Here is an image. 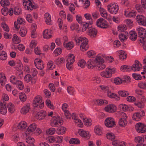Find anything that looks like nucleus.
<instances>
[{
	"mask_svg": "<svg viewBox=\"0 0 146 146\" xmlns=\"http://www.w3.org/2000/svg\"><path fill=\"white\" fill-rule=\"evenodd\" d=\"M76 44L79 45L81 43L80 49L81 50L84 51L87 50L89 48L88 45V39L85 37H80L75 38Z\"/></svg>",
	"mask_w": 146,
	"mask_h": 146,
	"instance_id": "nucleus-1",
	"label": "nucleus"
},
{
	"mask_svg": "<svg viewBox=\"0 0 146 146\" xmlns=\"http://www.w3.org/2000/svg\"><path fill=\"white\" fill-rule=\"evenodd\" d=\"M102 62V57L99 55L97 56L94 59H90L86 63V66L90 69H92L97 66V64Z\"/></svg>",
	"mask_w": 146,
	"mask_h": 146,
	"instance_id": "nucleus-2",
	"label": "nucleus"
},
{
	"mask_svg": "<svg viewBox=\"0 0 146 146\" xmlns=\"http://www.w3.org/2000/svg\"><path fill=\"white\" fill-rule=\"evenodd\" d=\"M33 106L35 107L38 106L39 107L42 109L44 107V102L42 101V97L40 95L36 96L34 99Z\"/></svg>",
	"mask_w": 146,
	"mask_h": 146,
	"instance_id": "nucleus-3",
	"label": "nucleus"
},
{
	"mask_svg": "<svg viewBox=\"0 0 146 146\" xmlns=\"http://www.w3.org/2000/svg\"><path fill=\"white\" fill-rule=\"evenodd\" d=\"M108 10L110 13L112 14H115L117 13L119 9L118 5L114 3H111L107 6Z\"/></svg>",
	"mask_w": 146,
	"mask_h": 146,
	"instance_id": "nucleus-4",
	"label": "nucleus"
},
{
	"mask_svg": "<svg viewBox=\"0 0 146 146\" xmlns=\"http://www.w3.org/2000/svg\"><path fill=\"white\" fill-rule=\"evenodd\" d=\"M63 122L62 118L58 116H54L51 120L52 126L56 127L57 125H62Z\"/></svg>",
	"mask_w": 146,
	"mask_h": 146,
	"instance_id": "nucleus-5",
	"label": "nucleus"
},
{
	"mask_svg": "<svg viewBox=\"0 0 146 146\" xmlns=\"http://www.w3.org/2000/svg\"><path fill=\"white\" fill-rule=\"evenodd\" d=\"M96 24L98 27L103 29L107 28L108 27L106 21L102 18L97 19Z\"/></svg>",
	"mask_w": 146,
	"mask_h": 146,
	"instance_id": "nucleus-6",
	"label": "nucleus"
},
{
	"mask_svg": "<svg viewBox=\"0 0 146 146\" xmlns=\"http://www.w3.org/2000/svg\"><path fill=\"white\" fill-rule=\"evenodd\" d=\"M135 127L137 131L139 133H143L146 132V125L144 124L137 123L136 124Z\"/></svg>",
	"mask_w": 146,
	"mask_h": 146,
	"instance_id": "nucleus-7",
	"label": "nucleus"
},
{
	"mask_svg": "<svg viewBox=\"0 0 146 146\" xmlns=\"http://www.w3.org/2000/svg\"><path fill=\"white\" fill-rule=\"evenodd\" d=\"M104 123L105 125L108 127H112L116 125L114 119L111 117L107 118L105 119Z\"/></svg>",
	"mask_w": 146,
	"mask_h": 146,
	"instance_id": "nucleus-8",
	"label": "nucleus"
},
{
	"mask_svg": "<svg viewBox=\"0 0 146 146\" xmlns=\"http://www.w3.org/2000/svg\"><path fill=\"white\" fill-rule=\"evenodd\" d=\"M136 20L139 25L146 26V18L143 15H137Z\"/></svg>",
	"mask_w": 146,
	"mask_h": 146,
	"instance_id": "nucleus-9",
	"label": "nucleus"
},
{
	"mask_svg": "<svg viewBox=\"0 0 146 146\" xmlns=\"http://www.w3.org/2000/svg\"><path fill=\"white\" fill-rule=\"evenodd\" d=\"M145 115V112L143 110H141L139 112L134 113L133 116V119L134 121H138L140 120L141 117L144 116Z\"/></svg>",
	"mask_w": 146,
	"mask_h": 146,
	"instance_id": "nucleus-10",
	"label": "nucleus"
},
{
	"mask_svg": "<svg viewBox=\"0 0 146 146\" xmlns=\"http://www.w3.org/2000/svg\"><path fill=\"white\" fill-rule=\"evenodd\" d=\"M104 110L108 112L113 113L117 110V107L113 104H109L105 107Z\"/></svg>",
	"mask_w": 146,
	"mask_h": 146,
	"instance_id": "nucleus-11",
	"label": "nucleus"
},
{
	"mask_svg": "<svg viewBox=\"0 0 146 146\" xmlns=\"http://www.w3.org/2000/svg\"><path fill=\"white\" fill-rule=\"evenodd\" d=\"M141 64L138 60H135L134 64L131 67V70L133 71H139L141 68H142Z\"/></svg>",
	"mask_w": 146,
	"mask_h": 146,
	"instance_id": "nucleus-12",
	"label": "nucleus"
},
{
	"mask_svg": "<svg viewBox=\"0 0 146 146\" xmlns=\"http://www.w3.org/2000/svg\"><path fill=\"white\" fill-rule=\"evenodd\" d=\"M138 36L140 39H143L146 36V30L142 27H138L137 29Z\"/></svg>",
	"mask_w": 146,
	"mask_h": 146,
	"instance_id": "nucleus-13",
	"label": "nucleus"
},
{
	"mask_svg": "<svg viewBox=\"0 0 146 146\" xmlns=\"http://www.w3.org/2000/svg\"><path fill=\"white\" fill-rule=\"evenodd\" d=\"M98 33L97 30L94 28L90 27L87 31L88 35L92 38L96 36Z\"/></svg>",
	"mask_w": 146,
	"mask_h": 146,
	"instance_id": "nucleus-14",
	"label": "nucleus"
},
{
	"mask_svg": "<svg viewBox=\"0 0 146 146\" xmlns=\"http://www.w3.org/2000/svg\"><path fill=\"white\" fill-rule=\"evenodd\" d=\"M23 66V65L21 61L19 60L17 62V65L15 67L16 70L19 71V76L20 78L23 77V72L21 70V68Z\"/></svg>",
	"mask_w": 146,
	"mask_h": 146,
	"instance_id": "nucleus-15",
	"label": "nucleus"
},
{
	"mask_svg": "<svg viewBox=\"0 0 146 146\" xmlns=\"http://www.w3.org/2000/svg\"><path fill=\"white\" fill-rule=\"evenodd\" d=\"M46 115V112L42 110L37 113L36 115V117L37 119L40 120L44 119Z\"/></svg>",
	"mask_w": 146,
	"mask_h": 146,
	"instance_id": "nucleus-16",
	"label": "nucleus"
},
{
	"mask_svg": "<svg viewBox=\"0 0 146 146\" xmlns=\"http://www.w3.org/2000/svg\"><path fill=\"white\" fill-rule=\"evenodd\" d=\"M80 135L86 139H88L90 138V135L88 132L82 129H80L78 131Z\"/></svg>",
	"mask_w": 146,
	"mask_h": 146,
	"instance_id": "nucleus-17",
	"label": "nucleus"
},
{
	"mask_svg": "<svg viewBox=\"0 0 146 146\" xmlns=\"http://www.w3.org/2000/svg\"><path fill=\"white\" fill-rule=\"evenodd\" d=\"M25 23L24 20L21 17H19L17 20V22L15 21L14 23V27L15 29H18L20 28L19 25L24 24Z\"/></svg>",
	"mask_w": 146,
	"mask_h": 146,
	"instance_id": "nucleus-18",
	"label": "nucleus"
},
{
	"mask_svg": "<svg viewBox=\"0 0 146 146\" xmlns=\"http://www.w3.org/2000/svg\"><path fill=\"white\" fill-rule=\"evenodd\" d=\"M94 102L95 105L98 106L106 105L108 104V102L106 100L101 99H95Z\"/></svg>",
	"mask_w": 146,
	"mask_h": 146,
	"instance_id": "nucleus-19",
	"label": "nucleus"
},
{
	"mask_svg": "<svg viewBox=\"0 0 146 146\" xmlns=\"http://www.w3.org/2000/svg\"><path fill=\"white\" fill-rule=\"evenodd\" d=\"M3 101L0 102V113L1 114H5L7 111V110L6 107V104L4 103Z\"/></svg>",
	"mask_w": 146,
	"mask_h": 146,
	"instance_id": "nucleus-20",
	"label": "nucleus"
},
{
	"mask_svg": "<svg viewBox=\"0 0 146 146\" xmlns=\"http://www.w3.org/2000/svg\"><path fill=\"white\" fill-rule=\"evenodd\" d=\"M102 76L106 78H110L112 76L111 72H110V69L108 68H106L105 70L102 72L100 73Z\"/></svg>",
	"mask_w": 146,
	"mask_h": 146,
	"instance_id": "nucleus-21",
	"label": "nucleus"
},
{
	"mask_svg": "<svg viewBox=\"0 0 146 146\" xmlns=\"http://www.w3.org/2000/svg\"><path fill=\"white\" fill-rule=\"evenodd\" d=\"M93 23L92 19L90 20L88 23L84 22L82 23V32L84 31L87 29H88L89 25H91Z\"/></svg>",
	"mask_w": 146,
	"mask_h": 146,
	"instance_id": "nucleus-22",
	"label": "nucleus"
},
{
	"mask_svg": "<svg viewBox=\"0 0 146 146\" xmlns=\"http://www.w3.org/2000/svg\"><path fill=\"white\" fill-rule=\"evenodd\" d=\"M30 109V106L29 104H27L24 106L21 109L20 112L23 114H26L29 111Z\"/></svg>",
	"mask_w": 146,
	"mask_h": 146,
	"instance_id": "nucleus-23",
	"label": "nucleus"
},
{
	"mask_svg": "<svg viewBox=\"0 0 146 146\" xmlns=\"http://www.w3.org/2000/svg\"><path fill=\"white\" fill-rule=\"evenodd\" d=\"M119 58L122 60H124L126 59L127 57V54L125 51L123 50H119L118 51Z\"/></svg>",
	"mask_w": 146,
	"mask_h": 146,
	"instance_id": "nucleus-24",
	"label": "nucleus"
},
{
	"mask_svg": "<svg viewBox=\"0 0 146 146\" xmlns=\"http://www.w3.org/2000/svg\"><path fill=\"white\" fill-rule=\"evenodd\" d=\"M36 127V124L35 123H33L30 125L27 129L26 132L27 134H30L28 133H33Z\"/></svg>",
	"mask_w": 146,
	"mask_h": 146,
	"instance_id": "nucleus-25",
	"label": "nucleus"
},
{
	"mask_svg": "<svg viewBox=\"0 0 146 146\" xmlns=\"http://www.w3.org/2000/svg\"><path fill=\"white\" fill-rule=\"evenodd\" d=\"M63 45L64 47L66 48L68 50L72 49L74 46V44L72 42H69L67 43H66L65 42H64Z\"/></svg>",
	"mask_w": 146,
	"mask_h": 146,
	"instance_id": "nucleus-26",
	"label": "nucleus"
},
{
	"mask_svg": "<svg viewBox=\"0 0 146 146\" xmlns=\"http://www.w3.org/2000/svg\"><path fill=\"white\" fill-rule=\"evenodd\" d=\"M129 39L132 41L135 40L137 38L136 33L134 31H131L129 32Z\"/></svg>",
	"mask_w": 146,
	"mask_h": 146,
	"instance_id": "nucleus-27",
	"label": "nucleus"
},
{
	"mask_svg": "<svg viewBox=\"0 0 146 146\" xmlns=\"http://www.w3.org/2000/svg\"><path fill=\"white\" fill-rule=\"evenodd\" d=\"M107 95L108 97L111 98L115 99L117 100H120V97L117 95L115 93L111 92H108Z\"/></svg>",
	"mask_w": 146,
	"mask_h": 146,
	"instance_id": "nucleus-28",
	"label": "nucleus"
},
{
	"mask_svg": "<svg viewBox=\"0 0 146 146\" xmlns=\"http://www.w3.org/2000/svg\"><path fill=\"white\" fill-rule=\"evenodd\" d=\"M66 130V128L65 127L63 126L60 127L58 128L56 133L59 135H62L65 133Z\"/></svg>",
	"mask_w": 146,
	"mask_h": 146,
	"instance_id": "nucleus-29",
	"label": "nucleus"
},
{
	"mask_svg": "<svg viewBox=\"0 0 146 146\" xmlns=\"http://www.w3.org/2000/svg\"><path fill=\"white\" fill-rule=\"evenodd\" d=\"M67 62L73 63L75 61V56L73 54H69L67 56Z\"/></svg>",
	"mask_w": 146,
	"mask_h": 146,
	"instance_id": "nucleus-30",
	"label": "nucleus"
},
{
	"mask_svg": "<svg viewBox=\"0 0 146 146\" xmlns=\"http://www.w3.org/2000/svg\"><path fill=\"white\" fill-rule=\"evenodd\" d=\"M6 81V79L4 74L2 73H0V82L1 85L4 86Z\"/></svg>",
	"mask_w": 146,
	"mask_h": 146,
	"instance_id": "nucleus-31",
	"label": "nucleus"
},
{
	"mask_svg": "<svg viewBox=\"0 0 146 146\" xmlns=\"http://www.w3.org/2000/svg\"><path fill=\"white\" fill-rule=\"evenodd\" d=\"M50 31L45 30L43 33V36L44 38L49 39L51 37L52 35L50 33Z\"/></svg>",
	"mask_w": 146,
	"mask_h": 146,
	"instance_id": "nucleus-32",
	"label": "nucleus"
},
{
	"mask_svg": "<svg viewBox=\"0 0 146 146\" xmlns=\"http://www.w3.org/2000/svg\"><path fill=\"white\" fill-rule=\"evenodd\" d=\"M125 15L129 17H135L136 15V12L134 10H132L129 12L125 11Z\"/></svg>",
	"mask_w": 146,
	"mask_h": 146,
	"instance_id": "nucleus-33",
	"label": "nucleus"
},
{
	"mask_svg": "<svg viewBox=\"0 0 146 146\" xmlns=\"http://www.w3.org/2000/svg\"><path fill=\"white\" fill-rule=\"evenodd\" d=\"M94 131L95 133L98 135H101L103 134L102 129L99 126L95 127Z\"/></svg>",
	"mask_w": 146,
	"mask_h": 146,
	"instance_id": "nucleus-34",
	"label": "nucleus"
},
{
	"mask_svg": "<svg viewBox=\"0 0 146 146\" xmlns=\"http://www.w3.org/2000/svg\"><path fill=\"white\" fill-rule=\"evenodd\" d=\"M100 12L102 17H104L107 19H109V18L107 17V13L105 9L103 8H100Z\"/></svg>",
	"mask_w": 146,
	"mask_h": 146,
	"instance_id": "nucleus-35",
	"label": "nucleus"
},
{
	"mask_svg": "<svg viewBox=\"0 0 146 146\" xmlns=\"http://www.w3.org/2000/svg\"><path fill=\"white\" fill-rule=\"evenodd\" d=\"M127 121L125 118H121L119 121V125L122 127H124L127 125Z\"/></svg>",
	"mask_w": 146,
	"mask_h": 146,
	"instance_id": "nucleus-36",
	"label": "nucleus"
},
{
	"mask_svg": "<svg viewBox=\"0 0 146 146\" xmlns=\"http://www.w3.org/2000/svg\"><path fill=\"white\" fill-rule=\"evenodd\" d=\"M8 111L11 113H14L15 110L14 105L11 103H9L7 105Z\"/></svg>",
	"mask_w": 146,
	"mask_h": 146,
	"instance_id": "nucleus-37",
	"label": "nucleus"
},
{
	"mask_svg": "<svg viewBox=\"0 0 146 146\" xmlns=\"http://www.w3.org/2000/svg\"><path fill=\"white\" fill-rule=\"evenodd\" d=\"M102 62H101L98 63L97 65V67H98L97 69L99 70H102L106 67V65L103 64L104 60L102 58Z\"/></svg>",
	"mask_w": 146,
	"mask_h": 146,
	"instance_id": "nucleus-38",
	"label": "nucleus"
},
{
	"mask_svg": "<svg viewBox=\"0 0 146 146\" xmlns=\"http://www.w3.org/2000/svg\"><path fill=\"white\" fill-rule=\"evenodd\" d=\"M69 143L71 144H78L80 143V141L78 138H72L70 139Z\"/></svg>",
	"mask_w": 146,
	"mask_h": 146,
	"instance_id": "nucleus-39",
	"label": "nucleus"
},
{
	"mask_svg": "<svg viewBox=\"0 0 146 146\" xmlns=\"http://www.w3.org/2000/svg\"><path fill=\"white\" fill-rule=\"evenodd\" d=\"M121 70L123 72H127L130 71L131 69V67L126 65L121 66L120 68Z\"/></svg>",
	"mask_w": 146,
	"mask_h": 146,
	"instance_id": "nucleus-40",
	"label": "nucleus"
},
{
	"mask_svg": "<svg viewBox=\"0 0 146 146\" xmlns=\"http://www.w3.org/2000/svg\"><path fill=\"white\" fill-rule=\"evenodd\" d=\"M55 64L57 65H59L61 64L64 63L65 62V59L64 58H58L55 60L54 61Z\"/></svg>",
	"mask_w": 146,
	"mask_h": 146,
	"instance_id": "nucleus-41",
	"label": "nucleus"
},
{
	"mask_svg": "<svg viewBox=\"0 0 146 146\" xmlns=\"http://www.w3.org/2000/svg\"><path fill=\"white\" fill-rule=\"evenodd\" d=\"M27 33V30L26 28L24 27L21 28L19 34L22 37H24L26 35Z\"/></svg>",
	"mask_w": 146,
	"mask_h": 146,
	"instance_id": "nucleus-42",
	"label": "nucleus"
},
{
	"mask_svg": "<svg viewBox=\"0 0 146 146\" xmlns=\"http://www.w3.org/2000/svg\"><path fill=\"white\" fill-rule=\"evenodd\" d=\"M7 57L6 52L4 51L0 52V59L2 60H6Z\"/></svg>",
	"mask_w": 146,
	"mask_h": 146,
	"instance_id": "nucleus-43",
	"label": "nucleus"
},
{
	"mask_svg": "<svg viewBox=\"0 0 146 146\" xmlns=\"http://www.w3.org/2000/svg\"><path fill=\"white\" fill-rule=\"evenodd\" d=\"M118 94L122 97H125L129 95L127 91L123 90L119 91L118 92Z\"/></svg>",
	"mask_w": 146,
	"mask_h": 146,
	"instance_id": "nucleus-44",
	"label": "nucleus"
},
{
	"mask_svg": "<svg viewBox=\"0 0 146 146\" xmlns=\"http://www.w3.org/2000/svg\"><path fill=\"white\" fill-rule=\"evenodd\" d=\"M135 7L137 11L140 13H141L144 11V8L140 4H136L135 6Z\"/></svg>",
	"mask_w": 146,
	"mask_h": 146,
	"instance_id": "nucleus-45",
	"label": "nucleus"
},
{
	"mask_svg": "<svg viewBox=\"0 0 146 146\" xmlns=\"http://www.w3.org/2000/svg\"><path fill=\"white\" fill-rule=\"evenodd\" d=\"M12 40L13 42L16 44L19 43L21 41V40L16 34L14 35Z\"/></svg>",
	"mask_w": 146,
	"mask_h": 146,
	"instance_id": "nucleus-46",
	"label": "nucleus"
},
{
	"mask_svg": "<svg viewBox=\"0 0 146 146\" xmlns=\"http://www.w3.org/2000/svg\"><path fill=\"white\" fill-rule=\"evenodd\" d=\"M138 86L141 89L146 90V82H140L138 84Z\"/></svg>",
	"mask_w": 146,
	"mask_h": 146,
	"instance_id": "nucleus-47",
	"label": "nucleus"
},
{
	"mask_svg": "<svg viewBox=\"0 0 146 146\" xmlns=\"http://www.w3.org/2000/svg\"><path fill=\"white\" fill-rule=\"evenodd\" d=\"M135 141L137 143H140L139 144L140 145H141L144 142V140L143 139V138L140 136L135 137Z\"/></svg>",
	"mask_w": 146,
	"mask_h": 146,
	"instance_id": "nucleus-48",
	"label": "nucleus"
},
{
	"mask_svg": "<svg viewBox=\"0 0 146 146\" xmlns=\"http://www.w3.org/2000/svg\"><path fill=\"white\" fill-rule=\"evenodd\" d=\"M26 126V123L25 121L20 122L17 126L19 129H22L25 128Z\"/></svg>",
	"mask_w": 146,
	"mask_h": 146,
	"instance_id": "nucleus-49",
	"label": "nucleus"
},
{
	"mask_svg": "<svg viewBox=\"0 0 146 146\" xmlns=\"http://www.w3.org/2000/svg\"><path fill=\"white\" fill-rule=\"evenodd\" d=\"M19 98L21 101L23 102H25L27 99L26 95L24 93H21L19 95Z\"/></svg>",
	"mask_w": 146,
	"mask_h": 146,
	"instance_id": "nucleus-50",
	"label": "nucleus"
},
{
	"mask_svg": "<svg viewBox=\"0 0 146 146\" xmlns=\"http://www.w3.org/2000/svg\"><path fill=\"white\" fill-rule=\"evenodd\" d=\"M84 122L85 125L88 126L91 125V119H88L87 118H83Z\"/></svg>",
	"mask_w": 146,
	"mask_h": 146,
	"instance_id": "nucleus-51",
	"label": "nucleus"
},
{
	"mask_svg": "<svg viewBox=\"0 0 146 146\" xmlns=\"http://www.w3.org/2000/svg\"><path fill=\"white\" fill-rule=\"evenodd\" d=\"M127 28L125 25H121L118 26V31L121 32H124Z\"/></svg>",
	"mask_w": 146,
	"mask_h": 146,
	"instance_id": "nucleus-52",
	"label": "nucleus"
},
{
	"mask_svg": "<svg viewBox=\"0 0 146 146\" xmlns=\"http://www.w3.org/2000/svg\"><path fill=\"white\" fill-rule=\"evenodd\" d=\"M56 129L54 128H50L46 131L47 134L50 135L53 134L55 132Z\"/></svg>",
	"mask_w": 146,
	"mask_h": 146,
	"instance_id": "nucleus-53",
	"label": "nucleus"
},
{
	"mask_svg": "<svg viewBox=\"0 0 146 146\" xmlns=\"http://www.w3.org/2000/svg\"><path fill=\"white\" fill-rule=\"evenodd\" d=\"M35 141V139L31 137H29L26 139V142L29 144H33Z\"/></svg>",
	"mask_w": 146,
	"mask_h": 146,
	"instance_id": "nucleus-54",
	"label": "nucleus"
},
{
	"mask_svg": "<svg viewBox=\"0 0 146 146\" xmlns=\"http://www.w3.org/2000/svg\"><path fill=\"white\" fill-rule=\"evenodd\" d=\"M46 105L50 108L54 109V106L52 104H51V102L49 100H47L46 101Z\"/></svg>",
	"mask_w": 146,
	"mask_h": 146,
	"instance_id": "nucleus-55",
	"label": "nucleus"
},
{
	"mask_svg": "<svg viewBox=\"0 0 146 146\" xmlns=\"http://www.w3.org/2000/svg\"><path fill=\"white\" fill-rule=\"evenodd\" d=\"M14 14L16 15H19L21 13V9L20 8L18 7H15Z\"/></svg>",
	"mask_w": 146,
	"mask_h": 146,
	"instance_id": "nucleus-56",
	"label": "nucleus"
},
{
	"mask_svg": "<svg viewBox=\"0 0 146 146\" xmlns=\"http://www.w3.org/2000/svg\"><path fill=\"white\" fill-rule=\"evenodd\" d=\"M132 76L134 79L137 80H140L142 78V77L141 75L137 74L135 73L133 74H132Z\"/></svg>",
	"mask_w": 146,
	"mask_h": 146,
	"instance_id": "nucleus-57",
	"label": "nucleus"
},
{
	"mask_svg": "<svg viewBox=\"0 0 146 146\" xmlns=\"http://www.w3.org/2000/svg\"><path fill=\"white\" fill-rule=\"evenodd\" d=\"M1 5L3 6H9L10 3L8 0H1L0 1Z\"/></svg>",
	"mask_w": 146,
	"mask_h": 146,
	"instance_id": "nucleus-58",
	"label": "nucleus"
},
{
	"mask_svg": "<svg viewBox=\"0 0 146 146\" xmlns=\"http://www.w3.org/2000/svg\"><path fill=\"white\" fill-rule=\"evenodd\" d=\"M106 137L108 139L111 140H113L115 137L114 134L111 133H107Z\"/></svg>",
	"mask_w": 146,
	"mask_h": 146,
	"instance_id": "nucleus-59",
	"label": "nucleus"
},
{
	"mask_svg": "<svg viewBox=\"0 0 146 146\" xmlns=\"http://www.w3.org/2000/svg\"><path fill=\"white\" fill-rule=\"evenodd\" d=\"M78 66L83 68L85 66L86 62L84 60H82L78 62Z\"/></svg>",
	"mask_w": 146,
	"mask_h": 146,
	"instance_id": "nucleus-60",
	"label": "nucleus"
},
{
	"mask_svg": "<svg viewBox=\"0 0 146 146\" xmlns=\"http://www.w3.org/2000/svg\"><path fill=\"white\" fill-rule=\"evenodd\" d=\"M119 38L121 41L123 42L126 40L127 39L126 35H124L123 33H121L119 35Z\"/></svg>",
	"mask_w": 146,
	"mask_h": 146,
	"instance_id": "nucleus-61",
	"label": "nucleus"
},
{
	"mask_svg": "<svg viewBox=\"0 0 146 146\" xmlns=\"http://www.w3.org/2000/svg\"><path fill=\"white\" fill-rule=\"evenodd\" d=\"M24 79L25 81L29 83L32 79L31 76L30 74H27L24 77Z\"/></svg>",
	"mask_w": 146,
	"mask_h": 146,
	"instance_id": "nucleus-62",
	"label": "nucleus"
},
{
	"mask_svg": "<svg viewBox=\"0 0 146 146\" xmlns=\"http://www.w3.org/2000/svg\"><path fill=\"white\" fill-rule=\"evenodd\" d=\"M1 27L3 28L4 30L7 32L9 31V28L8 25L5 23H3L1 24Z\"/></svg>",
	"mask_w": 146,
	"mask_h": 146,
	"instance_id": "nucleus-63",
	"label": "nucleus"
},
{
	"mask_svg": "<svg viewBox=\"0 0 146 146\" xmlns=\"http://www.w3.org/2000/svg\"><path fill=\"white\" fill-rule=\"evenodd\" d=\"M119 108L121 109L124 111H126L129 108L128 106L126 105L123 104H121L119 105Z\"/></svg>",
	"mask_w": 146,
	"mask_h": 146,
	"instance_id": "nucleus-64",
	"label": "nucleus"
}]
</instances>
